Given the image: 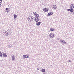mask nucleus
<instances>
[{
    "instance_id": "cd10ccee",
    "label": "nucleus",
    "mask_w": 74,
    "mask_h": 74,
    "mask_svg": "<svg viewBox=\"0 0 74 74\" xmlns=\"http://www.w3.org/2000/svg\"><path fill=\"white\" fill-rule=\"evenodd\" d=\"M1 5L0 3V7H1Z\"/></svg>"
},
{
    "instance_id": "4be33fe9",
    "label": "nucleus",
    "mask_w": 74,
    "mask_h": 74,
    "mask_svg": "<svg viewBox=\"0 0 74 74\" xmlns=\"http://www.w3.org/2000/svg\"><path fill=\"white\" fill-rule=\"evenodd\" d=\"M48 10L47 9H46V10L45 11V12H47L48 11Z\"/></svg>"
},
{
    "instance_id": "f3484780",
    "label": "nucleus",
    "mask_w": 74,
    "mask_h": 74,
    "mask_svg": "<svg viewBox=\"0 0 74 74\" xmlns=\"http://www.w3.org/2000/svg\"><path fill=\"white\" fill-rule=\"evenodd\" d=\"M54 29H53V28H51V29H50V30L51 31H54Z\"/></svg>"
},
{
    "instance_id": "5701e85b",
    "label": "nucleus",
    "mask_w": 74,
    "mask_h": 74,
    "mask_svg": "<svg viewBox=\"0 0 74 74\" xmlns=\"http://www.w3.org/2000/svg\"><path fill=\"white\" fill-rule=\"evenodd\" d=\"M2 2V0H0V3H1Z\"/></svg>"
},
{
    "instance_id": "0eeeda50",
    "label": "nucleus",
    "mask_w": 74,
    "mask_h": 74,
    "mask_svg": "<svg viewBox=\"0 0 74 74\" xmlns=\"http://www.w3.org/2000/svg\"><path fill=\"white\" fill-rule=\"evenodd\" d=\"M8 35H9V34H11V30H10L8 31Z\"/></svg>"
},
{
    "instance_id": "9d476101",
    "label": "nucleus",
    "mask_w": 74,
    "mask_h": 74,
    "mask_svg": "<svg viewBox=\"0 0 74 74\" xmlns=\"http://www.w3.org/2000/svg\"><path fill=\"white\" fill-rule=\"evenodd\" d=\"M14 56V55L13 56H12V60H15V57Z\"/></svg>"
},
{
    "instance_id": "c85d7f7f",
    "label": "nucleus",
    "mask_w": 74,
    "mask_h": 74,
    "mask_svg": "<svg viewBox=\"0 0 74 74\" xmlns=\"http://www.w3.org/2000/svg\"><path fill=\"white\" fill-rule=\"evenodd\" d=\"M5 11H6V12H8V10H5Z\"/></svg>"
},
{
    "instance_id": "393cba45",
    "label": "nucleus",
    "mask_w": 74,
    "mask_h": 74,
    "mask_svg": "<svg viewBox=\"0 0 74 74\" xmlns=\"http://www.w3.org/2000/svg\"><path fill=\"white\" fill-rule=\"evenodd\" d=\"M64 44H67V43L66 42H64Z\"/></svg>"
},
{
    "instance_id": "39448f33",
    "label": "nucleus",
    "mask_w": 74,
    "mask_h": 74,
    "mask_svg": "<svg viewBox=\"0 0 74 74\" xmlns=\"http://www.w3.org/2000/svg\"><path fill=\"white\" fill-rule=\"evenodd\" d=\"M32 17H33V16L31 17L29 16V20H30V21L31 22H33V17L32 18Z\"/></svg>"
},
{
    "instance_id": "f8f14e48",
    "label": "nucleus",
    "mask_w": 74,
    "mask_h": 74,
    "mask_svg": "<svg viewBox=\"0 0 74 74\" xmlns=\"http://www.w3.org/2000/svg\"><path fill=\"white\" fill-rule=\"evenodd\" d=\"M14 19H16V18H17V15L14 14L13 16Z\"/></svg>"
},
{
    "instance_id": "20e7f679",
    "label": "nucleus",
    "mask_w": 74,
    "mask_h": 74,
    "mask_svg": "<svg viewBox=\"0 0 74 74\" xmlns=\"http://www.w3.org/2000/svg\"><path fill=\"white\" fill-rule=\"evenodd\" d=\"M67 10L68 11H70V12H73L74 11V10L72 8L68 9Z\"/></svg>"
},
{
    "instance_id": "dca6fc26",
    "label": "nucleus",
    "mask_w": 74,
    "mask_h": 74,
    "mask_svg": "<svg viewBox=\"0 0 74 74\" xmlns=\"http://www.w3.org/2000/svg\"><path fill=\"white\" fill-rule=\"evenodd\" d=\"M60 41L61 42H62V43L63 44H64V42H65V41H64L63 40H61Z\"/></svg>"
},
{
    "instance_id": "1a4fd4ad",
    "label": "nucleus",
    "mask_w": 74,
    "mask_h": 74,
    "mask_svg": "<svg viewBox=\"0 0 74 74\" xmlns=\"http://www.w3.org/2000/svg\"><path fill=\"white\" fill-rule=\"evenodd\" d=\"M41 23L40 22L36 23V26H40V24H41Z\"/></svg>"
},
{
    "instance_id": "4468645a",
    "label": "nucleus",
    "mask_w": 74,
    "mask_h": 74,
    "mask_svg": "<svg viewBox=\"0 0 74 74\" xmlns=\"http://www.w3.org/2000/svg\"><path fill=\"white\" fill-rule=\"evenodd\" d=\"M41 71L42 72H43V73H44L45 71V70L44 69H42Z\"/></svg>"
},
{
    "instance_id": "aec40b11",
    "label": "nucleus",
    "mask_w": 74,
    "mask_h": 74,
    "mask_svg": "<svg viewBox=\"0 0 74 74\" xmlns=\"http://www.w3.org/2000/svg\"><path fill=\"white\" fill-rule=\"evenodd\" d=\"M43 10L44 11H45H45L46 10V9L45 8V9L44 8L43 9Z\"/></svg>"
},
{
    "instance_id": "9b49d317",
    "label": "nucleus",
    "mask_w": 74,
    "mask_h": 74,
    "mask_svg": "<svg viewBox=\"0 0 74 74\" xmlns=\"http://www.w3.org/2000/svg\"><path fill=\"white\" fill-rule=\"evenodd\" d=\"M34 15L35 16H39L38 14H37V13L35 12V14H34Z\"/></svg>"
},
{
    "instance_id": "2eb2a0df",
    "label": "nucleus",
    "mask_w": 74,
    "mask_h": 74,
    "mask_svg": "<svg viewBox=\"0 0 74 74\" xmlns=\"http://www.w3.org/2000/svg\"><path fill=\"white\" fill-rule=\"evenodd\" d=\"M3 53V56H4L5 57H7V54H6V53H4L3 52L2 53Z\"/></svg>"
},
{
    "instance_id": "2f4dec72",
    "label": "nucleus",
    "mask_w": 74,
    "mask_h": 74,
    "mask_svg": "<svg viewBox=\"0 0 74 74\" xmlns=\"http://www.w3.org/2000/svg\"><path fill=\"white\" fill-rule=\"evenodd\" d=\"M58 40H59V39H60L59 38H58Z\"/></svg>"
},
{
    "instance_id": "412c9836",
    "label": "nucleus",
    "mask_w": 74,
    "mask_h": 74,
    "mask_svg": "<svg viewBox=\"0 0 74 74\" xmlns=\"http://www.w3.org/2000/svg\"><path fill=\"white\" fill-rule=\"evenodd\" d=\"M73 5H74V4H71L70 5V7H71V6H73Z\"/></svg>"
},
{
    "instance_id": "6ab92c4d",
    "label": "nucleus",
    "mask_w": 74,
    "mask_h": 74,
    "mask_svg": "<svg viewBox=\"0 0 74 74\" xmlns=\"http://www.w3.org/2000/svg\"><path fill=\"white\" fill-rule=\"evenodd\" d=\"M5 10H7L8 11H10V9L8 8H6V9Z\"/></svg>"
},
{
    "instance_id": "f03ea898",
    "label": "nucleus",
    "mask_w": 74,
    "mask_h": 74,
    "mask_svg": "<svg viewBox=\"0 0 74 74\" xmlns=\"http://www.w3.org/2000/svg\"><path fill=\"white\" fill-rule=\"evenodd\" d=\"M49 37H50L51 38H52L54 37V34H53L52 33H51L49 34Z\"/></svg>"
},
{
    "instance_id": "a878e982",
    "label": "nucleus",
    "mask_w": 74,
    "mask_h": 74,
    "mask_svg": "<svg viewBox=\"0 0 74 74\" xmlns=\"http://www.w3.org/2000/svg\"><path fill=\"white\" fill-rule=\"evenodd\" d=\"M35 12H33V14L34 15V14H35Z\"/></svg>"
},
{
    "instance_id": "473e14b6",
    "label": "nucleus",
    "mask_w": 74,
    "mask_h": 74,
    "mask_svg": "<svg viewBox=\"0 0 74 74\" xmlns=\"http://www.w3.org/2000/svg\"><path fill=\"white\" fill-rule=\"evenodd\" d=\"M73 14H74V12H73Z\"/></svg>"
},
{
    "instance_id": "ddd939ff",
    "label": "nucleus",
    "mask_w": 74,
    "mask_h": 74,
    "mask_svg": "<svg viewBox=\"0 0 74 74\" xmlns=\"http://www.w3.org/2000/svg\"><path fill=\"white\" fill-rule=\"evenodd\" d=\"M23 58H28V56H26V55H23Z\"/></svg>"
},
{
    "instance_id": "6e6552de",
    "label": "nucleus",
    "mask_w": 74,
    "mask_h": 74,
    "mask_svg": "<svg viewBox=\"0 0 74 74\" xmlns=\"http://www.w3.org/2000/svg\"><path fill=\"white\" fill-rule=\"evenodd\" d=\"M53 10H56L57 8L56 6L54 5L53 6Z\"/></svg>"
},
{
    "instance_id": "f257e3e1",
    "label": "nucleus",
    "mask_w": 74,
    "mask_h": 74,
    "mask_svg": "<svg viewBox=\"0 0 74 74\" xmlns=\"http://www.w3.org/2000/svg\"><path fill=\"white\" fill-rule=\"evenodd\" d=\"M39 17V16H35V19L34 20L36 22H38L39 21H40V19L38 17Z\"/></svg>"
},
{
    "instance_id": "bb28decb",
    "label": "nucleus",
    "mask_w": 74,
    "mask_h": 74,
    "mask_svg": "<svg viewBox=\"0 0 74 74\" xmlns=\"http://www.w3.org/2000/svg\"><path fill=\"white\" fill-rule=\"evenodd\" d=\"M73 6V7H72V8H74V5Z\"/></svg>"
},
{
    "instance_id": "7c9ffc66",
    "label": "nucleus",
    "mask_w": 74,
    "mask_h": 74,
    "mask_svg": "<svg viewBox=\"0 0 74 74\" xmlns=\"http://www.w3.org/2000/svg\"><path fill=\"white\" fill-rule=\"evenodd\" d=\"M73 6H71V8H73Z\"/></svg>"
},
{
    "instance_id": "7ed1b4c3",
    "label": "nucleus",
    "mask_w": 74,
    "mask_h": 74,
    "mask_svg": "<svg viewBox=\"0 0 74 74\" xmlns=\"http://www.w3.org/2000/svg\"><path fill=\"white\" fill-rule=\"evenodd\" d=\"M3 34L4 36H8V32H3Z\"/></svg>"
},
{
    "instance_id": "c756f323",
    "label": "nucleus",
    "mask_w": 74,
    "mask_h": 74,
    "mask_svg": "<svg viewBox=\"0 0 74 74\" xmlns=\"http://www.w3.org/2000/svg\"><path fill=\"white\" fill-rule=\"evenodd\" d=\"M37 70H39V69H38V68H37Z\"/></svg>"
},
{
    "instance_id": "b1692460",
    "label": "nucleus",
    "mask_w": 74,
    "mask_h": 74,
    "mask_svg": "<svg viewBox=\"0 0 74 74\" xmlns=\"http://www.w3.org/2000/svg\"><path fill=\"white\" fill-rule=\"evenodd\" d=\"M69 62H71V61L70 60H68Z\"/></svg>"
},
{
    "instance_id": "a211bd4d",
    "label": "nucleus",
    "mask_w": 74,
    "mask_h": 74,
    "mask_svg": "<svg viewBox=\"0 0 74 74\" xmlns=\"http://www.w3.org/2000/svg\"><path fill=\"white\" fill-rule=\"evenodd\" d=\"M0 56L1 58H2V53L0 51Z\"/></svg>"
},
{
    "instance_id": "423d86ee",
    "label": "nucleus",
    "mask_w": 74,
    "mask_h": 74,
    "mask_svg": "<svg viewBox=\"0 0 74 74\" xmlns=\"http://www.w3.org/2000/svg\"><path fill=\"white\" fill-rule=\"evenodd\" d=\"M52 14H53V13L52 12H50L49 13H48L47 16H51V15H52Z\"/></svg>"
}]
</instances>
